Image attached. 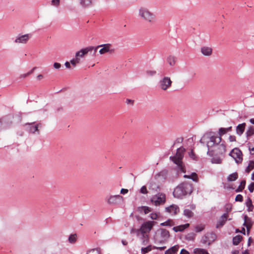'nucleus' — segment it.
Here are the masks:
<instances>
[{"label":"nucleus","mask_w":254,"mask_h":254,"mask_svg":"<svg viewBox=\"0 0 254 254\" xmlns=\"http://www.w3.org/2000/svg\"><path fill=\"white\" fill-rule=\"evenodd\" d=\"M250 122L253 124L254 125V118H252L250 120Z\"/></svg>","instance_id":"nucleus-60"},{"label":"nucleus","mask_w":254,"mask_h":254,"mask_svg":"<svg viewBox=\"0 0 254 254\" xmlns=\"http://www.w3.org/2000/svg\"><path fill=\"white\" fill-rule=\"evenodd\" d=\"M249 150L251 154H254V147H250Z\"/></svg>","instance_id":"nucleus-55"},{"label":"nucleus","mask_w":254,"mask_h":254,"mask_svg":"<svg viewBox=\"0 0 254 254\" xmlns=\"http://www.w3.org/2000/svg\"><path fill=\"white\" fill-rule=\"evenodd\" d=\"M86 254H101V250L100 248H94L88 250Z\"/></svg>","instance_id":"nucleus-27"},{"label":"nucleus","mask_w":254,"mask_h":254,"mask_svg":"<svg viewBox=\"0 0 254 254\" xmlns=\"http://www.w3.org/2000/svg\"><path fill=\"white\" fill-rule=\"evenodd\" d=\"M243 254H249V252L246 251L245 252L243 253Z\"/></svg>","instance_id":"nucleus-64"},{"label":"nucleus","mask_w":254,"mask_h":254,"mask_svg":"<svg viewBox=\"0 0 254 254\" xmlns=\"http://www.w3.org/2000/svg\"><path fill=\"white\" fill-rule=\"evenodd\" d=\"M38 80H41L43 78V75L42 74H39L37 77Z\"/></svg>","instance_id":"nucleus-59"},{"label":"nucleus","mask_w":254,"mask_h":254,"mask_svg":"<svg viewBox=\"0 0 254 254\" xmlns=\"http://www.w3.org/2000/svg\"><path fill=\"white\" fill-rule=\"evenodd\" d=\"M155 222L148 221L143 223L138 229H132L131 233H136L137 236L141 235L143 243H147L149 238V233L153 228Z\"/></svg>","instance_id":"nucleus-1"},{"label":"nucleus","mask_w":254,"mask_h":254,"mask_svg":"<svg viewBox=\"0 0 254 254\" xmlns=\"http://www.w3.org/2000/svg\"><path fill=\"white\" fill-rule=\"evenodd\" d=\"M112 47V45L111 44H105L98 45L95 47L93 49L95 51L101 48L99 51V53L100 55H103L107 53H112L114 52V50H112L111 48Z\"/></svg>","instance_id":"nucleus-8"},{"label":"nucleus","mask_w":254,"mask_h":254,"mask_svg":"<svg viewBox=\"0 0 254 254\" xmlns=\"http://www.w3.org/2000/svg\"><path fill=\"white\" fill-rule=\"evenodd\" d=\"M189 226V224H186L185 225H181L179 226L174 227L173 228V230L175 232H179V231H183L186 228L188 227Z\"/></svg>","instance_id":"nucleus-22"},{"label":"nucleus","mask_w":254,"mask_h":254,"mask_svg":"<svg viewBox=\"0 0 254 254\" xmlns=\"http://www.w3.org/2000/svg\"><path fill=\"white\" fill-rule=\"evenodd\" d=\"M170 235L169 231L165 229H159L155 233V239L160 243H166L170 238Z\"/></svg>","instance_id":"nucleus-6"},{"label":"nucleus","mask_w":254,"mask_h":254,"mask_svg":"<svg viewBox=\"0 0 254 254\" xmlns=\"http://www.w3.org/2000/svg\"><path fill=\"white\" fill-rule=\"evenodd\" d=\"M151 251V247L150 246L147 247L146 248H143L141 249L142 254H145L146 253Z\"/></svg>","instance_id":"nucleus-38"},{"label":"nucleus","mask_w":254,"mask_h":254,"mask_svg":"<svg viewBox=\"0 0 254 254\" xmlns=\"http://www.w3.org/2000/svg\"><path fill=\"white\" fill-rule=\"evenodd\" d=\"M246 126L245 123L238 125L236 127V132L239 135H241L244 132Z\"/></svg>","instance_id":"nucleus-16"},{"label":"nucleus","mask_w":254,"mask_h":254,"mask_svg":"<svg viewBox=\"0 0 254 254\" xmlns=\"http://www.w3.org/2000/svg\"><path fill=\"white\" fill-rule=\"evenodd\" d=\"M184 178L186 179H190V175H185Z\"/></svg>","instance_id":"nucleus-61"},{"label":"nucleus","mask_w":254,"mask_h":254,"mask_svg":"<svg viewBox=\"0 0 254 254\" xmlns=\"http://www.w3.org/2000/svg\"><path fill=\"white\" fill-rule=\"evenodd\" d=\"M172 81L169 77H164L160 81V87L163 90H166L171 86Z\"/></svg>","instance_id":"nucleus-10"},{"label":"nucleus","mask_w":254,"mask_h":254,"mask_svg":"<svg viewBox=\"0 0 254 254\" xmlns=\"http://www.w3.org/2000/svg\"><path fill=\"white\" fill-rule=\"evenodd\" d=\"M211 162L212 163L220 164L222 162V160L220 157H214L212 158Z\"/></svg>","instance_id":"nucleus-36"},{"label":"nucleus","mask_w":254,"mask_h":254,"mask_svg":"<svg viewBox=\"0 0 254 254\" xmlns=\"http://www.w3.org/2000/svg\"><path fill=\"white\" fill-rule=\"evenodd\" d=\"M128 190L127 189H122L121 190V193L123 194H126L128 192Z\"/></svg>","instance_id":"nucleus-53"},{"label":"nucleus","mask_w":254,"mask_h":254,"mask_svg":"<svg viewBox=\"0 0 254 254\" xmlns=\"http://www.w3.org/2000/svg\"><path fill=\"white\" fill-rule=\"evenodd\" d=\"M77 236L76 234L70 235L68 238V241L70 243H74L76 241Z\"/></svg>","instance_id":"nucleus-35"},{"label":"nucleus","mask_w":254,"mask_h":254,"mask_svg":"<svg viewBox=\"0 0 254 254\" xmlns=\"http://www.w3.org/2000/svg\"><path fill=\"white\" fill-rule=\"evenodd\" d=\"M208 139V140L207 141V146L208 147L207 154L209 156H212L213 155V150H211V148L213 147H216L221 143L222 138L220 136L210 134Z\"/></svg>","instance_id":"nucleus-5"},{"label":"nucleus","mask_w":254,"mask_h":254,"mask_svg":"<svg viewBox=\"0 0 254 254\" xmlns=\"http://www.w3.org/2000/svg\"><path fill=\"white\" fill-rule=\"evenodd\" d=\"M201 52L203 55L209 56L211 55L212 50L210 47H203L201 49Z\"/></svg>","instance_id":"nucleus-18"},{"label":"nucleus","mask_w":254,"mask_h":254,"mask_svg":"<svg viewBox=\"0 0 254 254\" xmlns=\"http://www.w3.org/2000/svg\"><path fill=\"white\" fill-rule=\"evenodd\" d=\"M61 66V65L60 63H55L54 64V67L56 69H59Z\"/></svg>","instance_id":"nucleus-50"},{"label":"nucleus","mask_w":254,"mask_h":254,"mask_svg":"<svg viewBox=\"0 0 254 254\" xmlns=\"http://www.w3.org/2000/svg\"><path fill=\"white\" fill-rule=\"evenodd\" d=\"M242 237L240 235H237L233 239V243L234 245H238L242 240Z\"/></svg>","instance_id":"nucleus-29"},{"label":"nucleus","mask_w":254,"mask_h":254,"mask_svg":"<svg viewBox=\"0 0 254 254\" xmlns=\"http://www.w3.org/2000/svg\"><path fill=\"white\" fill-rule=\"evenodd\" d=\"M179 250V246L176 245L172 247L165 252V254H175Z\"/></svg>","instance_id":"nucleus-21"},{"label":"nucleus","mask_w":254,"mask_h":254,"mask_svg":"<svg viewBox=\"0 0 254 254\" xmlns=\"http://www.w3.org/2000/svg\"><path fill=\"white\" fill-rule=\"evenodd\" d=\"M246 205L247 207H248V210L249 211H252L254 209V205L252 203V201L250 198H249L246 202Z\"/></svg>","instance_id":"nucleus-23"},{"label":"nucleus","mask_w":254,"mask_h":254,"mask_svg":"<svg viewBox=\"0 0 254 254\" xmlns=\"http://www.w3.org/2000/svg\"><path fill=\"white\" fill-rule=\"evenodd\" d=\"M147 74L149 76H153L156 74V71L154 70H147Z\"/></svg>","instance_id":"nucleus-49"},{"label":"nucleus","mask_w":254,"mask_h":254,"mask_svg":"<svg viewBox=\"0 0 254 254\" xmlns=\"http://www.w3.org/2000/svg\"><path fill=\"white\" fill-rule=\"evenodd\" d=\"M230 155L235 159L237 163H241L243 160L242 153L241 151L237 148L233 149L230 152Z\"/></svg>","instance_id":"nucleus-9"},{"label":"nucleus","mask_w":254,"mask_h":254,"mask_svg":"<svg viewBox=\"0 0 254 254\" xmlns=\"http://www.w3.org/2000/svg\"><path fill=\"white\" fill-rule=\"evenodd\" d=\"M140 209L143 211L144 214H147L152 211L151 208L148 206H142Z\"/></svg>","instance_id":"nucleus-37"},{"label":"nucleus","mask_w":254,"mask_h":254,"mask_svg":"<svg viewBox=\"0 0 254 254\" xmlns=\"http://www.w3.org/2000/svg\"><path fill=\"white\" fill-rule=\"evenodd\" d=\"M190 179H192L193 181L197 182L198 181L197 175L195 173H192L190 175Z\"/></svg>","instance_id":"nucleus-39"},{"label":"nucleus","mask_w":254,"mask_h":254,"mask_svg":"<svg viewBox=\"0 0 254 254\" xmlns=\"http://www.w3.org/2000/svg\"><path fill=\"white\" fill-rule=\"evenodd\" d=\"M246 134L248 137L253 135L254 134V127L252 126H250L248 127Z\"/></svg>","instance_id":"nucleus-25"},{"label":"nucleus","mask_w":254,"mask_h":254,"mask_svg":"<svg viewBox=\"0 0 254 254\" xmlns=\"http://www.w3.org/2000/svg\"><path fill=\"white\" fill-rule=\"evenodd\" d=\"M224 129H225V130H226V132H228V131H231V130L232 127H228V128H224Z\"/></svg>","instance_id":"nucleus-57"},{"label":"nucleus","mask_w":254,"mask_h":254,"mask_svg":"<svg viewBox=\"0 0 254 254\" xmlns=\"http://www.w3.org/2000/svg\"><path fill=\"white\" fill-rule=\"evenodd\" d=\"M158 217V214L157 213H152L150 214V218L152 220H156Z\"/></svg>","instance_id":"nucleus-46"},{"label":"nucleus","mask_w":254,"mask_h":254,"mask_svg":"<svg viewBox=\"0 0 254 254\" xmlns=\"http://www.w3.org/2000/svg\"><path fill=\"white\" fill-rule=\"evenodd\" d=\"M193 252L195 254H209L206 250L203 249L196 248L194 250Z\"/></svg>","instance_id":"nucleus-28"},{"label":"nucleus","mask_w":254,"mask_h":254,"mask_svg":"<svg viewBox=\"0 0 254 254\" xmlns=\"http://www.w3.org/2000/svg\"><path fill=\"white\" fill-rule=\"evenodd\" d=\"M184 215L190 218L193 216V213L191 210L186 209L184 210Z\"/></svg>","instance_id":"nucleus-32"},{"label":"nucleus","mask_w":254,"mask_h":254,"mask_svg":"<svg viewBox=\"0 0 254 254\" xmlns=\"http://www.w3.org/2000/svg\"><path fill=\"white\" fill-rule=\"evenodd\" d=\"M228 217V215L227 213H224L222 215L219 220L218 221L217 224L216 225L217 228L221 227L223 226L225 223L227 218Z\"/></svg>","instance_id":"nucleus-15"},{"label":"nucleus","mask_w":254,"mask_h":254,"mask_svg":"<svg viewBox=\"0 0 254 254\" xmlns=\"http://www.w3.org/2000/svg\"><path fill=\"white\" fill-rule=\"evenodd\" d=\"M94 49V47L90 46L86 48L81 49L79 51L76 53L75 57L76 58H82L86 55L89 52L92 51Z\"/></svg>","instance_id":"nucleus-12"},{"label":"nucleus","mask_w":254,"mask_h":254,"mask_svg":"<svg viewBox=\"0 0 254 254\" xmlns=\"http://www.w3.org/2000/svg\"><path fill=\"white\" fill-rule=\"evenodd\" d=\"M204 228V227L202 225H197L195 227V231L196 232H199L202 231Z\"/></svg>","instance_id":"nucleus-40"},{"label":"nucleus","mask_w":254,"mask_h":254,"mask_svg":"<svg viewBox=\"0 0 254 254\" xmlns=\"http://www.w3.org/2000/svg\"><path fill=\"white\" fill-rule=\"evenodd\" d=\"M124 198L120 195H111L108 199V203L110 204L116 205L122 201Z\"/></svg>","instance_id":"nucleus-11"},{"label":"nucleus","mask_w":254,"mask_h":254,"mask_svg":"<svg viewBox=\"0 0 254 254\" xmlns=\"http://www.w3.org/2000/svg\"><path fill=\"white\" fill-rule=\"evenodd\" d=\"M185 151V148H180L177 149L176 155L171 157V160L177 165L179 170L183 173L186 172L185 166L182 161Z\"/></svg>","instance_id":"nucleus-4"},{"label":"nucleus","mask_w":254,"mask_h":254,"mask_svg":"<svg viewBox=\"0 0 254 254\" xmlns=\"http://www.w3.org/2000/svg\"><path fill=\"white\" fill-rule=\"evenodd\" d=\"M252 180H254V173L252 175Z\"/></svg>","instance_id":"nucleus-63"},{"label":"nucleus","mask_w":254,"mask_h":254,"mask_svg":"<svg viewBox=\"0 0 254 254\" xmlns=\"http://www.w3.org/2000/svg\"><path fill=\"white\" fill-rule=\"evenodd\" d=\"M229 140L231 142H233L236 141V137L234 135H230L229 136Z\"/></svg>","instance_id":"nucleus-52"},{"label":"nucleus","mask_w":254,"mask_h":254,"mask_svg":"<svg viewBox=\"0 0 254 254\" xmlns=\"http://www.w3.org/2000/svg\"><path fill=\"white\" fill-rule=\"evenodd\" d=\"M36 68V67H34L30 72H28L27 74H25L23 75H22L21 76L23 77H25L27 76L30 75L32 72L34 71V70Z\"/></svg>","instance_id":"nucleus-51"},{"label":"nucleus","mask_w":254,"mask_h":254,"mask_svg":"<svg viewBox=\"0 0 254 254\" xmlns=\"http://www.w3.org/2000/svg\"><path fill=\"white\" fill-rule=\"evenodd\" d=\"M254 168V161H251L249 162V165L246 169V171L247 173H249Z\"/></svg>","instance_id":"nucleus-34"},{"label":"nucleus","mask_w":254,"mask_h":254,"mask_svg":"<svg viewBox=\"0 0 254 254\" xmlns=\"http://www.w3.org/2000/svg\"><path fill=\"white\" fill-rule=\"evenodd\" d=\"M190 157L192 159L194 160H196L197 159V157L196 156L195 154H194L193 151L191 150L189 153Z\"/></svg>","instance_id":"nucleus-43"},{"label":"nucleus","mask_w":254,"mask_h":254,"mask_svg":"<svg viewBox=\"0 0 254 254\" xmlns=\"http://www.w3.org/2000/svg\"><path fill=\"white\" fill-rule=\"evenodd\" d=\"M167 62L170 66H174L176 64V58L174 56H169L167 58Z\"/></svg>","instance_id":"nucleus-20"},{"label":"nucleus","mask_w":254,"mask_h":254,"mask_svg":"<svg viewBox=\"0 0 254 254\" xmlns=\"http://www.w3.org/2000/svg\"><path fill=\"white\" fill-rule=\"evenodd\" d=\"M246 182L245 180H243L241 181L240 186L239 187L236 189V192H241L242 191V190L244 189L245 187Z\"/></svg>","instance_id":"nucleus-30"},{"label":"nucleus","mask_w":254,"mask_h":254,"mask_svg":"<svg viewBox=\"0 0 254 254\" xmlns=\"http://www.w3.org/2000/svg\"><path fill=\"white\" fill-rule=\"evenodd\" d=\"M138 16L141 19L150 24H154L156 21L155 14L145 6H140L138 8Z\"/></svg>","instance_id":"nucleus-2"},{"label":"nucleus","mask_w":254,"mask_h":254,"mask_svg":"<svg viewBox=\"0 0 254 254\" xmlns=\"http://www.w3.org/2000/svg\"><path fill=\"white\" fill-rule=\"evenodd\" d=\"M31 35L30 34H25L17 37L15 40V42L16 43L25 44L29 40Z\"/></svg>","instance_id":"nucleus-14"},{"label":"nucleus","mask_w":254,"mask_h":254,"mask_svg":"<svg viewBox=\"0 0 254 254\" xmlns=\"http://www.w3.org/2000/svg\"><path fill=\"white\" fill-rule=\"evenodd\" d=\"M248 189L251 192H253L254 190V182L252 183L248 187Z\"/></svg>","instance_id":"nucleus-48"},{"label":"nucleus","mask_w":254,"mask_h":254,"mask_svg":"<svg viewBox=\"0 0 254 254\" xmlns=\"http://www.w3.org/2000/svg\"><path fill=\"white\" fill-rule=\"evenodd\" d=\"M60 0H52L51 1V4L53 6L58 7L60 5Z\"/></svg>","instance_id":"nucleus-42"},{"label":"nucleus","mask_w":254,"mask_h":254,"mask_svg":"<svg viewBox=\"0 0 254 254\" xmlns=\"http://www.w3.org/2000/svg\"><path fill=\"white\" fill-rule=\"evenodd\" d=\"M180 254H190L185 249H182L181 251Z\"/></svg>","instance_id":"nucleus-54"},{"label":"nucleus","mask_w":254,"mask_h":254,"mask_svg":"<svg viewBox=\"0 0 254 254\" xmlns=\"http://www.w3.org/2000/svg\"><path fill=\"white\" fill-rule=\"evenodd\" d=\"M151 201L156 206L162 205L166 202V195L163 193H158L152 197Z\"/></svg>","instance_id":"nucleus-7"},{"label":"nucleus","mask_w":254,"mask_h":254,"mask_svg":"<svg viewBox=\"0 0 254 254\" xmlns=\"http://www.w3.org/2000/svg\"><path fill=\"white\" fill-rule=\"evenodd\" d=\"M140 192L143 194H146L148 193V190L145 186H143L140 189Z\"/></svg>","instance_id":"nucleus-47"},{"label":"nucleus","mask_w":254,"mask_h":254,"mask_svg":"<svg viewBox=\"0 0 254 254\" xmlns=\"http://www.w3.org/2000/svg\"><path fill=\"white\" fill-rule=\"evenodd\" d=\"M80 4L83 7H88L90 6L92 2V0H79Z\"/></svg>","instance_id":"nucleus-24"},{"label":"nucleus","mask_w":254,"mask_h":254,"mask_svg":"<svg viewBox=\"0 0 254 254\" xmlns=\"http://www.w3.org/2000/svg\"><path fill=\"white\" fill-rule=\"evenodd\" d=\"M192 191V186L186 182L183 183L178 186L173 191L175 197L181 198L188 194H190Z\"/></svg>","instance_id":"nucleus-3"},{"label":"nucleus","mask_w":254,"mask_h":254,"mask_svg":"<svg viewBox=\"0 0 254 254\" xmlns=\"http://www.w3.org/2000/svg\"><path fill=\"white\" fill-rule=\"evenodd\" d=\"M80 62V59L78 58H76L75 59H73L70 61V63L73 65H75L76 64H78Z\"/></svg>","instance_id":"nucleus-41"},{"label":"nucleus","mask_w":254,"mask_h":254,"mask_svg":"<svg viewBox=\"0 0 254 254\" xmlns=\"http://www.w3.org/2000/svg\"><path fill=\"white\" fill-rule=\"evenodd\" d=\"M226 133L225 129L224 128L221 127L219 129V136L221 137L222 135L225 134Z\"/></svg>","instance_id":"nucleus-44"},{"label":"nucleus","mask_w":254,"mask_h":254,"mask_svg":"<svg viewBox=\"0 0 254 254\" xmlns=\"http://www.w3.org/2000/svg\"><path fill=\"white\" fill-rule=\"evenodd\" d=\"M236 201L242 202L243 200V197L241 194H238L235 197Z\"/></svg>","instance_id":"nucleus-45"},{"label":"nucleus","mask_w":254,"mask_h":254,"mask_svg":"<svg viewBox=\"0 0 254 254\" xmlns=\"http://www.w3.org/2000/svg\"><path fill=\"white\" fill-rule=\"evenodd\" d=\"M166 248L165 247H160V248H158V249L160 250H164Z\"/></svg>","instance_id":"nucleus-62"},{"label":"nucleus","mask_w":254,"mask_h":254,"mask_svg":"<svg viewBox=\"0 0 254 254\" xmlns=\"http://www.w3.org/2000/svg\"><path fill=\"white\" fill-rule=\"evenodd\" d=\"M122 243L125 246H126L127 245V242L126 241V240H122Z\"/></svg>","instance_id":"nucleus-58"},{"label":"nucleus","mask_w":254,"mask_h":254,"mask_svg":"<svg viewBox=\"0 0 254 254\" xmlns=\"http://www.w3.org/2000/svg\"><path fill=\"white\" fill-rule=\"evenodd\" d=\"M65 65L67 68H70V63L68 62H65Z\"/></svg>","instance_id":"nucleus-56"},{"label":"nucleus","mask_w":254,"mask_h":254,"mask_svg":"<svg viewBox=\"0 0 254 254\" xmlns=\"http://www.w3.org/2000/svg\"><path fill=\"white\" fill-rule=\"evenodd\" d=\"M217 150L216 153L218 154H223L226 151V146L223 143H219L217 146Z\"/></svg>","instance_id":"nucleus-17"},{"label":"nucleus","mask_w":254,"mask_h":254,"mask_svg":"<svg viewBox=\"0 0 254 254\" xmlns=\"http://www.w3.org/2000/svg\"><path fill=\"white\" fill-rule=\"evenodd\" d=\"M175 225L174 222L172 220L169 219L167 221H165L163 223H162L160 224V225L163 226H172Z\"/></svg>","instance_id":"nucleus-33"},{"label":"nucleus","mask_w":254,"mask_h":254,"mask_svg":"<svg viewBox=\"0 0 254 254\" xmlns=\"http://www.w3.org/2000/svg\"><path fill=\"white\" fill-rule=\"evenodd\" d=\"M244 219L245 223L244 225L247 227L248 231H249L253 225L251 219L247 215L245 216Z\"/></svg>","instance_id":"nucleus-19"},{"label":"nucleus","mask_w":254,"mask_h":254,"mask_svg":"<svg viewBox=\"0 0 254 254\" xmlns=\"http://www.w3.org/2000/svg\"><path fill=\"white\" fill-rule=\"evenodd\" d=\"M41 124H38L37 125H35V126H30V128H29V131L32 132V133H35L36 131H37L38 132V134L39 133V131L38 130V127L39 126H40Z\"/></svg>","instance_id":"nucleus-31"},{"label":"nucleus","mask_w":254,"mask_h":254,"mask_svg":"<svg viewBox=\"0 0 254 254\" xmlns=\"http://www.w3.org/2000/svg\"><path fill=\"white\" fill-rule=\"evenodd\" d=\"M166 211L171 215H175L180 212V208L177 205L173 204L165 208Z\"/></svg>","instance_id":"nucleus-13"},{"label":"nucleus","mask_w":254,"mask_h":254,"mask_svg":"<svg viewBox=\"0 0 254 254\" xmlns=\"http://www.w3.org/2000/svg\"><path fill=\"white\" fill-rule=\"evenodd\" d=\"M238 178V175L237 173H234L230 174L227 178V180L229 182H232L236 180Z\"/></svg>","instance_id":"nucleus-26"}]
</instances>
